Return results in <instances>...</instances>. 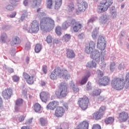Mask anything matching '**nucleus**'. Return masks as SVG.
<instances>
[{
    "label": "nucleus",
    "instance_id": "f257e3e1",
    "mask_svg": "<svg viewBox=\"0 0 129 129\" xmlns=\"http://www.w3.org/2000/svg\"><path fill=\"white\" fill-rule=\"evenodd\" d=\"M95 43L93 41H90L86 44L85 52L87 54H90V57L94 59L97 63L100 62V52L97 49H95Z\"/></svg>",
    "mask_w": 129,
    "mask_h": 129
},
{
    "label": "nucleus",
    "instance_id": "f03ea898",
    "mask_svg": "<svg viewBox=\"0 0 129 129\" xmlns=\"http://www.w3.org/2000/svg\"><path fill=\"white\" fill-rule=\"evenodd\" d=\"M55 26V22L50 17H44L40 20V30L48 32L50 29H53Z\"/></svg>",
    "mask_w": 129,
    "mask_h": 129
},
{
    "label": "nucleus",
    "instance_id": "7ed1b4c3",
    "mask_svg": "<svg viewBox=\"0 0 129 129\" xmlns=\"http://www.w3.org/2000/svg\"><path fill=\"white\" fill-rule=\"evenodd\" d=\"M23 29L25 31H27L28 33L30 34H37L40 30V24L37 20H33L30 24V27L27 25L24 26Z\"/></svg>",
    "mask_w": 129,
    "mask_h": 129
},
{
    "label": "nucleus",
    "instance_id": "20e7f679",
    "mask_svg": "<svg viewBox=\"0 0 129 129\" xmlns=\"http://www.w3.org/2000/svg\"><path fill=\"white\" fill-rule=\"evenodd\" d=\"M105 47H106V42L97 43L98 49H99L101 51L100 53V60L102 62V66H101V69L102 70H104L105 67H106V63L104 62L105 61V58H106V54H105V51H104Z\"/></svg>",
    "mask_w": 129,
    "mask_h": 129
},
{
    "label": "nucleus",
    "instance_id": "39448f33",
    "mask_svg": "<svg viewBox=\"0 0 129 129\" xmlns=\"http://www.w3.org/2000/svg\"><path fill=\"white\" fill-rule=\"evenodd\" d=\"M111 85L114 89L121 90V89H123V87L125 85V81L124 79L114 78L111 81Z\"/></svg>",
    "mask_w": 129,
    "mask_h": 129
},
{
    "label": "nucleus",
    "instance_id": "423d86ee",
    "mask_svg": "<svg viewBox=\"0 0 129 129\" xmlns=\"http://www.w3.org/2000/svg\"><path fill=\"white\" fill-rule=\"evenodd\" d=\"M68 94L67 91V86L64 83H61L59 85L58 89L55 91V95L59 98H63L66 97Z\"/></svg>",
    "mask_w": 129,
    "mask_h": 129
},
{
    "label": "nucleus",
    "instance_id": "0eeeda50",
    "mask_svg": "<svg viewBox=\"0 0 129 129\" xmlns=\"http://www.w3.org/2000/svg\"><path fill=\"white\" fill-rule=\"evenodd\" d=\"M112 0H103L99 4L97 8V12L99 14L104 13L108 10V8L113 4Z\"/></svg>",
    "mask_w": 129,
    "mask_h": 129
},
{
    "label": "nucleus",
    "instance_id": "6e6552de",
    "mask_svg": "<svg viewBox=\"0 0 129 129\" xmlns=\"http://www.w3.org/2000/svg\"><path fill=\"white\" fill-rule=\"evenodd\" d=\"M60 103L64 108L61 106H57L56 107L54 112V115L56 117H62L65 114V110H68L69 109L67 103L63 102H60Z\"/></svg>",
    "mask_w": 129,
    "mask_h": 129
},
{
    "label": "nucleus",
    "instance_id": "1a4fd4ad",
    "mask_svg": "<svg viewBox=\"0 0 129 129\" xmlns=\"http://www.w3.org/2000/svg\"><path fill=\"white\" fill-rule=\"evenodd\" d=\"M31 74V76L27 73H23V77L26 81V82L28 84H33L34 83V79L35 78V76H36V73L34 72H32Z\"/></svg>",
    "mask_w": 129,
    "mask_h": 129
},
{
    "label": "nucleus",
    "instance_id": "9d476101",
    "mask_svg": "<svg viewBox=\"0 0 129 129\" xmlns=\"http://www.w3.org/2000/svg\"><path fill=\"white\" fill-rule=\"evenodd\" d=\"M104 110H105V107H101L99 111L93 114V118L96 120L100 119L103 116V114H104Z\"/></svg>",
    "mask_w": 129,
    "mask_h": 129
},
{
    "label": "nucleus",
    "instance_id": "9b49d317",
    "mask_svg": "<svg viewBox=\"0 0 129 129\" xmlns=\"http://www.w3.org/2000/svg\"><path fill=\"white\" fill-rule=\"evenodd\" d=\"M13 94V89H12L11 88L5 89L2 92V96L4 98V99L6 100L10 99Z\"/></svg>",
    "mask_w": 129,
    "mask_h": 129
},
{
    "label": "nucleus",
    "instance_id": "f8f14e48",
    "mask_svg": "<svg viewBox=\"0 0 129 129\" xmlns=\"http://www.w3.org/2000/svg\"><path fill=\"white\" fill-rule=\"evenodd\" d=\"M99 85L102 86H107L110 83V78L108 76H105L98 80Z\"/></svg>",
    "mask_w": 129,
    "mask_h": 129
},
{
    "label": "nucleus",
    "instance_id": "ddd939ff",
    "mask_svg": "<svg viewBox=\"0 0 129 129\" xmlns=\"http://www.w3.org/2000/svg\"><path fill=\"white\" fill-rule=\"evenodd\" d=\"M99 22L103 26H107L109 24V17L106 15H103L100 17Z\"/></svg>",
    "mask_w": 129,
    "mask_h": 129
},
{
    "label": "nucleus",
    "instance_id": "4468645a",
    "mask_svg": "<svg viewBox=\"0 0 129 129\" xmlns=\"http://www.w3.org/2000/svg\"><path fill=\"white\" fill-rule=\"evenodd\" d=\"M118 119L120 122H125L128 119V113L124 111L120 113Z\"/></svg>",
    "mask_w": 129,
    "mask_h": 129
},
{
    "label": "nucleus",
    "instance_id": "2eb2a0df",
    "mask_svg": "<svg viewBox=\"0 0 129 129\" xmlns=\"http://www.w3.org/2000/svg\"><path fill=\"white\" fill-rule=\"evenodd\" d=\"M71 24L73 26V30L74 32L77 33L81 29V24L79 22L76 21V20H72Z\"/></svg>",
    "mask_w": 129,
    "mask_h": 129
},
{
    "label": "nucleus",
    "instance_id": "dca6fc26",
    "mask_svg": "<svg viewBox=\"0 0 129 129\" xmlns=\"http://www.w3.org/2000/svg\"><path fill=\"white\" fill-rule=\"evenodd\" d=\"M89 103V100L88 98L86 96H84L82 98V109L83 110H85L87 109L88 107V103Z\"/></svg>",
    "mask_w": 129,
    "mask_h": 129
},
{
    "label": "nucleus",
    "instance_id": "f3484780",
    "mask_svg": "<svg viewBox=\"0 0 129 129\" xmlns=\"http://www.w3.org/2000/svg\"><path fill=\"white\" fill-rule=\"evenodd\" d=\"M57 106H59V102L54 101L49 103L46 106V108L50 110H54L55 108H56Z\"/></svg>",
    "mask_w": 129,
    "mask_h": 129
},
{
    "label": "nucleus",
    "instance_id": "a211bd4d",
    "mask_svg": "<svg viewBox=\"0 0 129 129\" xmlns=\"http://www.w3.org/2000/svg\"><path fill=\"white\" fill-rule=\"evenodd\" d=\"M65 70L66 69H61L60 67H58L53 70V73H55V74L57 75V77L61 78L63 76V74Z\"/></svg>",
    "mask_w": 129,
    "mask_h": 129
},
{
    "label": "nucleus",
    "instance_id": "6ab92c4d",
    "mask_svg": "<svg viewBox=\"0 0 129 129\" xmlns=\"http://www.w3.org/2000/svg\"><path fill=\"white\" fill-rule=\"evenodd\" d=\"M90 77V72H87L85 73V76L82 78L81 80V85L85 84L88 80V78Z\"/></svg>",
    "mask_w": 129,
    "mask_h": 129
},
{
    "label": "nucleus",
    "instance_id": "aec40b11",
    "mask_svg": "<svg viewBox=\"0 0 129 129\" xmlns=\"http://www.w3.org/2000/svg\"><path fill=\"white\" fill-rule=\"evenodd\" d=\"M66 54L67 58H75V52L74 50L67 49Z\"/></svg>",
    "mask_w": 129,
    "mask_h": 129
},
{
    "label": "nucleus",
    "instance_id": "412c9836",
    "mask_svg": "<svg viewBox=\"0 0 129 129\" xmlns=\"http://www.w3.org/2000/svg\"><path fill=\"white\" fill-rule=\"evenodd\" d=\"M21 43V39L20 37L18 36H14L12 38V40L11 42V46H14V45H18Z\"/></svg>",
    "mask_w": 129,
    "mask_h": 129
},
{
    "label": "nucleus",
    "instance_id": "4be33fe9",
    "mask_svg": "<svg viewBox=\"0 0 129 129\" xmlns=\"http://www.w3.org/2000/svg\"><path fill=\"white\" fill-rule=\"evenodd\" d=\"M40 97L43 102H47L48 99V93L45 92H42L40 94Z\"/></svg>",
    "mask_w": 129,
    "mask_h": 129
},
{
    "label": "nucleus",
    "instance_id": "5701e85b",
    "mask_svg": "<svg viewBox=\"0 0 129 129\" xmlns=\"http://www.w3.org/2000/svg\"><path fill=\"white\" fill-rule=\"evenodd\" d=\"M71 21H67L64 22H63L62 24V29L63 30H67L68 28H69V26L71 25Z\"/></svg>",
    "mask_w": 129,
    "mask_h": 129
},
{
    "label": "nucleus",
    "instance_id": "b1692460",
    "mask_svg": "<svg viewBox=\"0 0 129 129\" xmlns=\"http://www.w3.org/2000/svg\"><path fill=\"white\" fill-rule=\"evenodd\" d=\"M110 14L112 19H115L116 16H117V13H116V10H115V7H112L110 9Z\"/></svg>",
    "mask_w": 129,
    "mask_h": 129
},
{
    "label": "nucleus",
    "instance_id": "393cba45",
    "mask_svg": "<svg viewBox=\"0 0 129 129\" xmlns=\"http://www.w3.org/2000/svg\"><path fill=\"white\" fill-rule=\"evenodd\" d=\"M87 68H96V63L92 60L87 62L86 64Z\"/></svg>",
    "mask_w": 129,
    "mask_h": 129
},
{
    "label": "nucleus",
    "instance_id": "a878e982",
    "mask_svg": "<svg viewBox=\"0 0 129 129\" xmlns=\"http://www.w3.org/2000/svg\"><path fill=\"white\" fill-rule=\"evenodd\" d=\"M39 122L42 126H46V125H48V120H47V119L43 117L39 118Z\"/></svg>",
    "mask_w": 129,
    "mask_h": 129
},
{
    "label": "nucleus",
    "instance_id": "bb28decb",
    "mask_svg": "<svg viewBox=\"0 0 129 129\" xmlns=\"http://www.w3.org/2000/svg\"><path fill=\"white\" fill-rule=\"evenodd\" d=\"M61 77L64 79H66V80H68V79H70L71 76H70V74H69V73H68V71L65 70Z\"/></svg>",
    "mask_w": 129,
    "mask_h": 129
},
{
    "label": "nucleus",
    "instance_id": "cd10ccee",
    "mask_svg": "<svg viewBox=\"0 0 129 129\" xmlns=\"http://www.w3.org/2000/svg\"><path fill=\"white\" fill-rule=\"evenodd\" d=\"M100 93H101V90L99 89L95 90L90 94L92 95V96H98V95H100Z\"/></svg>",
    "mask_w": 129,
    "mask_h": 129
},
{
    "label": "nucleus",
    "instance_id": "c85d7f7f",
    "mask_svg": "<svg viewBox=\"0 0 129 129\" xmlns=\"http://www.w3.org/2000/svg\"><path fill=\"white\" fill-rule=\"evenodd\" d=\"M62 5V0H55L54 8L55 10H58Z\"/></svg>",
    "mask_w": 129,
    "mask_h": 129
},
{
    "label": "nucleus",
    "instance_id": "c756f323",
    "mask_svg": "<svg viewBox=\"0 0 129 129\" xmlns=\"http://www.w3.org/2000/svg\"><path fill=\"white\" fill-rule=\"evenodd\" d=\"M114 121V117H109L105 120V122L106 124H111Z\"/></svg>",
    "mask_w": 129,
    "mask_h": 129
},
{
    "label": "nucleus",
    "instance_id": "7c9ffc66",
    "mask_svg": "<svg viewBox=\"0 0 129 129\" xmlns=\"http://www.w3.org/2000/svg\"><path fill=\"white\" fill-rule=\"evenodd\" d=\"M33 6L35 7H39L41 6V4H42V1L43 0H31Z\"/></svg>",
    "mask_w": 129,
    "mask_h": 129
},
{
    "label": "nucleus",
    "instance_id": "2f4dec72",
    "mask_svg": "<svg viewBox=\"0 0 129 129\" xmlns=\"http://www.w3.org/2000/svg\"><path fill=\"white\" fill-rule=\"evenodd\" d=\"M23 103H24V100L22 98H18L15 101L16 106H21V105H23Z\"/></svg>",
    "mask_w": 129,
    "mask_h": 129
},
{
    "label": "nucleus",
    "instance_id": "473e14b6",
    "mask_svg": "<svg viewBox=\"0 0 129 129\" xmlns=\"http://www.w3.org/2000/svg\"><path fill=\"white\" fill-rule=\"evenodd\" d=\"M61 30L62 28L60 27V26H57L55 27V32L57 36H61V35H62Z\"/></svg>",
    "mask_w": 129,
    "mask_h": 129
},
{
    "label": "nucleus",
    "instance_id": "72a5a7b5",
    "mask_svg": "<svg viewBox=\"0 0 129 129\" xmlns=\"http://www.w3.org/2000/svg\"><path fill=\"white\" fill-rule=\"evenodd\" d=\"M89 123L87 121H84L82 122L81 125V129H88Z\"/></svg>",
    "mask_w": 129,
    "mask_h": 129
},
{
    "label": "nucleus",
    "instance_id": "f704fd0d",
    "mask_svg": "<svg viewBox=\"0 0 129 129\" xmlns=\"http://www.w3.org/2000/svg\"><path fill=\"white\" fill-rule=\"evenodd\" d=\"M102 43H106L105 42V37L102 35H100L98 39L97 44H101Z\"/></svg>",
    "mask_w": 129,
    "mask_h": 129
},
{
    "label": "nucleus",
    "instance_id": "c9c22d12",
    "mask_svg": "<svg viewBox=\"0 0 129 129\" xmlns=\"http://www.w3.org/2000/svg\"><path fill=\"white\" fill-rule=\"evenodd\" d=\"M71 39V35L68 34H65L62 37V40L64 41V42H68L69 41H70Z\"/></svg>",
    "mask_w": 129,
    "mask_h": 129
},
{
    "label": "nucleus",
    "instance_id": "e433bc0d",
    "mask_svg": "<svg viewBox=\"0 0 129 129\" xmlns=\"http://www.w3.org/2000/svg\"><path fill=\"white\" fill-rule=\"evenodd\" d=\"M87 8H88V4H87V3L85 2H83L82 4L81 12H85V10H86Z\"/></svg>",
    "mask_w": 129,
    "mask_h": 129
},
{
    "label": "nucleus",
    "instance_id": "4c0bfd02",
    "mask_svg": "<svg viewBox=\"0 0 129 129\" xmlns=\"http://www.w3.org/2000/svg\"><path fill=\"white\" fill-rule=\"evenodd\" d=\"M125 82H127L125 86V88H128L129 87V73H127L125 75Z\"/></svg>",
    "mask_w": 129,
    "mask_h": 129
},
{
    "label": "nucleus",
    "instance_id": "58836bf2",
    "mask_svg": "<svg viewBox=\"0 0 129 129\" xmlns=\"http://www.w3.org/2000/svg\"><path fill=\"white\" fill-rule=\"evenodd\" d=\"M34 110L36 112H39L41 110V105L36 103L34 105Z\"/></svg>",
    "mask_w": 129,
    "mask_h": 129
},
{
    "label": "nucleus",
    "instance_id": "ea45409f",
    "mask_svg": "<svg viewBox=\"0 0 129 129\" xmlns=\"http://www.w3.org/2000/svg\"><path fill=\"white\" fill-rule=\"evenodd\" d=\"M41 49L42 45H41V44H37L35 46V51L36 52V53H39V52L41 51Z\"/></svg>",
    "mask_w": 129,
    "mask_h": 129
},
{
    "label": "nucleus",
    "instance_id": "a19ab883",
    "mask_svg": "<svg viewBox=\"0 0 129 129\" xmlns=\"http://www.w3.org/2000/svg\"><path fill=\"white\" fill-rule=\"evenodd\" d=\"M1 40L3 42V43H5V42H7V41H8V36H7V34H2L1 36Z\"/></svg>",
    "mask_w": 129,
    "mask_h": 129
},
{
    "label": "nucleus",
    "instance_id": "79ce46f5",
    "mask_svg": "<svg viewBox=\"0 0 129 129\" xmlns=\"http://www.w3.org/2000/svg\"><path fill=\"white\" fill-rule=\"evenodd\" d=\"M46 5L48 9H52L53 6V2L52 0H47L46 2Z\"/></svg>",
    "mask_w": 129,
    "mask_h": 129
},
{
    "label": "nucleus",
    "instance_id": "37998d69",
    "mask_svg": "<svg viewBox=\"0 0 129 129\" xmlns=\"http://www.w3.org/2000/svg\"><path fill=\"white\" fill-rule=\"evenodd\" d=\"M57 77H58V76L54 73V71H53L50 75V78L52 79V80H56L57 79Z\"/></svg>",
    "mask_w": 129,
    "mask_h": 129
},
{
    "label": "nucleus",
    "instance_id": "c03bdc74",
    "mask_svg": "<svg viewBox=\"0 0 129 129\" xmlns=\"http://www.w3.org/2000/svg\"><path fill=\"white\" fill-rule=\"evenodd\" d=\"M115 70V63L112 62L110 65V71L111 72H113Z\"/></svg>",
    "mask_w": 129,
    "mask_h": 129
},
{
    "label": "nucleus",
    "instance_id": "a18cd8bd",
    "mask_svg": "<svg viewBox=\"0 0 129 129\" xmlns=\"http://www.w3.org/2000/svg\"><path fill=\"white\" fill-rule=\"evenodd\" d=\"M97 34H98V31L97 29H95L92 33V38L93 39H96V37H97Z\"/></svg>",
    "mask_w": 129,
    "mask_h": 129
},
{
    "label": "nucleus",
    "instance_id": "49530a36",
    "mask_svg": "<svg viewBox=\"0 0 129 129\" xmlns=\"http://www.w3.org/2000/svg\"><path fill=\"white\" fill-rule=\"evenodd\" d=\"M53 41V38L51 36V35H48L46 37V42L48 44H50L52 43Z\"/></svg>",
    "mask_w": 129,
    "mask_h": 129
},
{
    "label": "nucleus",
    "instance_id": "de8ad7c7",
    "mask_svg": "<svg viewBox=\"0 0 129 129\" xmlns=\"http://www.w3.org/2000/svg\"><path fill=\"white\" fill-rule=\"evenodd\" d=\"M96 75H97L98 77H102L103 76V72L101 71L100 70H97L96 72Z\"/></svg>",
    "mask_w": 129,
    "mask_h": 129
},
{
    "label": "nucleus",
    "instance_id": "09e8293b",
    "mask_svg": "<svg viewBox=\"0 0 129 129\" xmlns=\"http://www.w3.org/2000/svg\"><path fill=\"white\" fill-rule=\"evenodd\" d=\"M124 68H125V66L124 63H121L118 66V70H123Z\"/></svg>",
    "mask_w": 129,
    "mask_h": 129
},
{
    "label": "nucleus",
    "instance_id": "8fccbe9b",
    "mask_svg": "<svg viewBox=\"0 0 129 129\" xmlns=\"http://www.w3.org/2000/svg\"><path fill=\"white\" fill-rule=\"evenodd\" d=\"M12 79L14 82H18L20 80V77L18 76L14 75L12 77Z\"/></svg>",
    "mask_w": 129,
    "mask_h": 129
},
{
    "label": "nucleus",
    "instance_id": "3c124183",
    "mask_svg": "<svg viewBox=\"0 0 129 129\" xmlns=\"http://www.w3.org/2000/svg\"><path fill=\"white\" fill-rule=\"evenodd\" d=\"M25 118H26V116L24 115H21L19 118H18V120L19 122H22V121H24L25 120Z\"/></svg>",
    "mask_w": 129,
    "mask_h": 129
},
{
    "label": "nucleus",
    "instance_id": "603ef678",
    "mask_svg": "<svg viewBox=\"0 0 129 129\" xmlns=\"http://www.w3.org/2000/svg\"><path fill=\"white\" fill-rule=\"evenodd\" d=\"M97 19V18H96V17L91 18L90 20H88V24H92L93 22H94L95 21H96Z\"/></svg>",
    "mask_w": 129,
    "mask_h": 129
},
{
    "label": "nucleus",
    "instance_id": "864d4df0",
    "mask_svg": "<svg viewBox=\"0 0 129 129\" xmlns=\"http://www.w3.org/2000/svg\"><path fill=\"white\" fill-rule=\"evenodd\" d=\"M92 129H101V126H100V125L98 124H94L93 125Z\"/></svg>",
    "mask_w": 129,
    "mask_h": 129
},
{
    "label": "nucleus",
    "instance_id": "5fc2aeb1",
    "mask_svg": "<svg viewBox=\"0 0 129 129\" xmlns=\"http://www.w3.org/2000/svg\"><path fill=\"white\" fill-rule=\"evenodd\" d=\"M6 9L8 11H13L14 8L13 7V5H8L6 7Z\"/></svg>",
    "mask_w": 129,
    "mask_h": 129
},
{
    "label": "nucleus",
    "instance_id": "6e6d98bb",
    "mask_svg": "<svg viewBox=\"0 0 129 129\" xmlns=\"http://www.w3.org/2000/svg\"><path fill=\"white\" fill-rule=\"evenodd\" d=\"M69 11H73L74 10V5L73 3L69 5Z\"/></svg>",
    "mask_w": 129,
    "mask_h": 129
},
{
    "label": "nucleus",
    "instance_id": "4d7b16f0",
    "mask_svg": "<svg viewBox=\"0 0 129 129\" xmlns=\"http://www.w3.org/2000/svg\"><path fill=\"white\" fill-rule=\"evenodd\" d=\"M91 89V83L88 82L87 85L86 90H90Z\"/></svg>",
    "mask_w": 129,
    "mask_h": 129
},
{
    "label": "nucleus",
    "instance_id": "13d9d810",
    "mask_svg": "<svg viewBox=\"0 0 129 129\" xmlns=\"http://www.w3.org/2000/svg\"><path fill=\"white\" fill-rule=\"evenodd\" d=\"M79 7H80V4L78 5V9L76 10V14H77V15H79V13L81 12V8Z\"/></svg>",
    "mask_w": 129,
    "mask_h": 129
},
{
    "label": "nucleus",
    "instance_id": "bf43d9fd",
    "mask_svg": "<svg viewBox=\"0 0 129 129\" xmlns=\"http://www.w3.org/2000/svg\"><path fill=\"white\" fill-rule=\"evenodd\" d=\"M66 124L64 123H62L60 124V127H58L56 129H66L65 128V126Z\"/></svg>",
    "mask_w": 129,
    "mask_h": 129
},
{
    "label": "nucleus",
    "instance_id": "052dcab7",
    "mask_svg": "<svg viewBox=\"0 0 129 129\" xmlns=\"http://www.w3.org/2000/svg\"><path fill=\"white\" fill-rule=\"evenodd\" d=\"M20 106H16L15 107V111L16 112L20 111V109H21V107Z\"/></svg>",
    "mask_w": 129,
    "mask_h": 129
},
{
    "label": "nucleus",
    "instance_id": "680f3d73",
    "mask_svg": "<svg viewBox=\"0 0 129 129\" xmlns=\"http://www.w3.org/2000/svg\"><path fill=\"white\" fill-rule=\"evenodd\" d=\"M20 0H11L10 3H11L12 5H14L16 4V3H19Z\"/></svg>",
    "mask_w": 129,
    "mask_h": 129
},
{
    "label": "nucleus",
    "instance_id": "e2e57ef3",
    "mask_svg": "<svg viewBox=\"0 0 129 129\" xmlns=\"http://www.w3.org/2000/svg\"><path fill=\"white\" fill-rule=\"evenodd\" d=\"M42 70H43L44 73H45V74H46V73H47V66H44L43 67Z\"/></svg>",
    "mask_w": 129,
    "mask_h": 129
},
{
    "label": "nucleus",
    "instance_id": "0e129e2a",
    "mask_svg": "<svg viewBox=\"0 0 129 129\" xmlns=\"http://www.w3.org/2000/svg\"><path fill=\"white\" fill-rule=\"evenodd\" d=\"M16 15H17V12H14L12 13V14L10 15V18H15V17H16Z\"/></svg>",
    "mask_w": 129,
    "mask_h": 129
},
{
    "label": "nucleus",
    "instance_id": "69168bd1",
    "mask_svg": "<svg viewBox=\"0 0 129 129\" xmlns=\"http://www.w3.org/2000/svg\"><path fill=\"white\" fill-rule=\"evenodd\" d=\"M73 90L74 92H75V93H76V92H78V91H79V89L75 87H73Z\"/></svg>",
    "mask_w": 129,
    "mask_h": 129
},
{
    "label": "nucleus",
    "instance_id": "338daca9",
    "mask_svg": "<svg viewBox=\"0 0 129 129\" xmlns=\"http://www.w3.org/2000/svg\"><path fill=\"white\" fill-rule=\"evenodd\" d=\"M59 39L57 38L53 40V43L54 44H59Z\"/></svg>",
    "mask_w": 129,
    "mask_h": 129
},
{
    "label": "nucleus",
    "instance_id": "774afa93",
    "mask_svg": "<svg viewBox=\"0 0 129 129\" xmlns=\"http://www.w3.org/2000/svg\"><path fill=\"white\" fill-rule=\"evenodd\" d=\"M21 129H30L29 126H23Z\"/></svg>",
    "mask_w": 129,
    "mask_h": 129
}]
</instances>
